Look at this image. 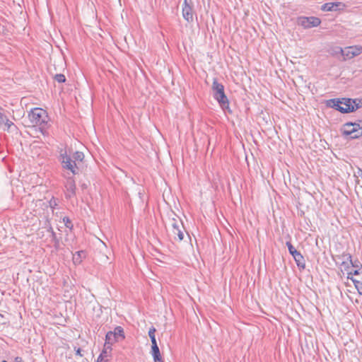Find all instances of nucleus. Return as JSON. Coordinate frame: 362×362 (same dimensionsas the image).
I'll use <instances>...</instances> for the list:
<instances>
[{"label": "nucleus", "instance_id": "nucleus-1", "mask_svg": "<svg viewBox=\"0 0 362 362\" xmlns=\"http://www.w3.org/2000/svg\"><path fill=\"white\" fill-rule=\"evenodd\" d=\"M28 117L33 125L39 126L40 131L43 135L47 133L48 115L45 110L35 107L28 113Z\"/></svg>", "mask_w": 362, "mask_h": 362}, {"label": "nucleus", "instance_id": "nucleus-2", "mask_svg": "<svg viewBox=\"0 0 362 362\" xmlns=\"http://www.w3.org/2000/svg\"><path fill=\"white\" fill-rule=\"evenodd\" d=\"M213 95L220 107L223 110L229 109V101L224 92V86L218 82L216 78L214 79L212 84Z\"/></svg>", "mask_w": 362, "mask_h": 362}, {"label": "nucleus", "instance_id": "nucleus-3", "mask_svg": "<svg viewBox=\"0 0 362 362\" xmlns=\"http://www.w3.org/2000/svg\"><path fill=\"white\" fill-rule=\"evenodd\" d=\"M59 160L64 169L71 171L73 175L78 174V168L76 160H74L73 158L67 154L66 149L62 148L59 151Z\"/></svg>", "mask_w": 362, "mask_h": 362}, {"label": "nucleus", "instance_id": "nucleus-4", "mask_svg": "<svg viewBox=\"0 0 362 362\" xmlns=\"http://www.w3.org/2000/svg\"><path fill=\"white\" fill-rule=\"evenodd\" d=\"M125 336L123 328L120 326H117L113 331L107 332L105 343L112 346L114 343L123 340Z\"/></svg>", "mask_w": 362, "mask_h": 362}, {"label": "nucleus", "instance_id": "nucleus-5", "mask_svg": "<svg viewBox=\"0 0 362 362\" xmlns=\"http://www.w3.org/2000/svg\"><path fill=\"white\" fill-rule=\"evenodd\" d=\"M172 228L171 234L173 238L176 241H182L184 238V230L185 228L183 223L180 219L173 218L172 219Z\"/></svg>", "mask_w": 362, "mask_h": 362}, {"label": "nucleus", "instance_id": "nucleus-6", "mask_svg": "<svg viewBox=\"0 0 362 362\" xmlns=\"http://www.w3.org/2000/svg\"><path fill=\"white\" fill-rule=\"evenodd\" d=\"M286 246L288 247V252L293 257L299 269H304L305 267V261L301 253L293 247L291 242H286Z\"/></svg>", "mask_w": 362, "mask_h": 362}, {"label": "nucleus", "instance_id": "nucleus-7", "mask_svg": "<svg viewBox=\"0 0 362 362\" xmlns=\"http://www.w3.org/2000/svg\"><path fill=\"white\" fill-rule=\"evenodd\" d=\"M340 51L344 60L350 59L362 53V47L361 45L350 46L344 49L340 48Z\"/></svg>", "mask_w": 362, "mask_h": 362}, {"label": "nucleus", "instance_id": "nucleus-8", "mask_svg": "<svg viewBox=\"0 0 362 362\" xmlns=\"http://www.w3.org/2000/svg\"><path fill=\"white\" fill-rule=\"evenodd\" d=\"M194 10L192 0H184L182 4V16L188 23L193 21Z\"/></svg>", "mask_w": 362, "mask_h": 362}, {"label": "nucleus", "instance_id": "nucleus-9", "mask_svg": "<svg viewBox=\"0 0 362 362\" xmlns=\"http://www.w3.org/2000/svg\"><path fill=\"white\" fill-rule=\"evenodd\" d=\"M321 21L317 17H300L298 18V24L305 28H310L320 25Z\"/></svg>", "mask_w": 362, "mask_h": 362}, {"label": "nucleus", "instance_id": "nucleus-10", "mask_svg": "<svg viewBox=\"0 0 362 362\" xmlns=\"http://www.w3.org/2000/svg\"><path fill=\"white\" fill-rule=\"evenodd\" d=\"M343 101L339 98L330 99L327 101V105L332 107L341 113H349L353 112L352 107H344L342 106Z\"/></svg>", "mask_w": 362, "mask_h": 362}, {"label": "nucleus", "instance_id": "nucleus-11", "mask_svg": "<svg viewBox=\"0 0 362 362\" xmlns=\"http://www.w3.org/2000/svg\"><path fill=\"white\" fill-rule=\"evenodd\" d=\"M65 188H66V199H71L76 195V182L74 179L72 177H69L66 178V180L65 182Z\"/></svg>", "mask_w": 362, "mask_h": 362}, {"label": "nucleus", "instance_id": "nucleus-12", "mask_svg": "<svg viewBox=\"0 0 362 362\" xmlns=\"http://www.w3.org/2000/svg\"><path fill=\"white\" fill-rule=\"evenodd\" d=\"M346 8V5L342 2H328L321 6L323 11H342Z\"/></svg>", "mask_w": 362, "mask_h": 362}, {"label": "nucleus", "instance_id": "nucleus-13", "mask_svg": "<svg viewBox=\"0 0 362 362\" xmlns=\"http://www.w3.org/2000/svg\"><path fill=\"white\" fill-rule=\"evenodd\" d=\"M351 126H353L352 122L345 123L341 129L342 134L345 136H349L351 139L359 138L360 134H357L356 129Z\"/></svg>", "mask_w": 362, "mask_h": 362}, {"label": "nucleus", "instance_id": "nucleus-14", "mask_svg": "<svg viewBox=\"0 0 362 362\" xmlns=\"http://www.w3.org/2000/svg\"><path fill=\"white\" fill-rule=\"evenodd\" d=\"M112 351V346L105 343L103 349L99 356L98 357L96 362H107L110 357V354Z\"/></svg>", "mask_w": 362, "mask_h": 362}, {"label": "nucleus", "instance_id": "nucleus-15", "mask_svg": "<svg viewBox=\"0 0 362 362\" xmlns=\"http://www.w3.org/2000/svg\"><path fill=\"white\" fill-rule=\"evenodd\" d=\"M343 101L342 106L344 107H352L353 112L358 109V107L354 106V103L357 101V99H351V98H342Z\"/></svg>", "mask_w": 362, "mask_h": 362}, {"label": "nucleus", "instance_id": "nucleus-16", "mask_svg": "<svg viewBox=\"0 0 362 362\" xmlns=\"http://www.w3.org/2000/svg\"><path fill=\"white\" fill-rule=\"evenodd\" d=\"M342 257H346V261L349 262L353 267L358 269L361 268V264H360V262L358 260L353 261L352 257L349 253L343 252Z\"/></svg>", "mask_w": 362, "mask_h": 362}, {"label": "nucleus", "instance_id": "nucleus-17", "mask_svg": "<svg viewBox=\"0 0 362 362\" xmlns=\"http://www.w3.org/2000/svg\"><path fill=\"white\" fill-rule=\"evenodd\" d=\"M351 280L354 284V286L359 294L362 295V274L360 278H354V276H351Z\"/></svg>", "mask_w": 362, "mask_h": 362}, {"label": "nucleus", "instance_id": "nucleus-18", "mask_svg": "<svg viewBox=\"0 0 362 362\" xmlns=\"http://www.w3.org/2000/svg\"><path fill=\"white\" fill-rule=\"evenodd\" d=\"M151 355L153 359L158 360L159 357H161V354L159 350V347L157 344L151 345Z\"/></svg>", "mask_w": 362, "mask_h": 362}, {"label": "nucleus", "instance_id": "nucleus-19", "mask_svg": "<svg viewBox=\"0 0 362 362\" xmlns=\"http://www.w3.org/2000/svg\"><path fill=\"white\" fill-rule=\"evenodd\" d=\"M85 256V252L83 250H80L76 252L73 257V261L74 264H80L81 262L82 258Z\"/></svg>", "mask_w": 362, "mask_h": 362}, {"label": "nucleus", "instance_id": "nucleus-20", "mask_svg": "<svg viewBox=\"0 0 362 362\" xmlns=\"http://www.w3.org/2000/svg\"><path fill=\"white\" fill-rule=\"evenodd\" d=\"M156 331V329L154 327H151L148 331V336L151 339V345L157 344V341L156 339V336H155Z\"/></svg>", "mask_w": 362, "mask_h": 362}, {"label": "nucleus", "instance_id": "nucleus-21", "mask_svg": "<svg viewBox=\"0 0 362 362\" xmlns=\"http://www.w3.org/2000/svg\"><path fill=\"white\" fill-rule=\"evenodd\" d=\"M361 275H362V265L361 268L356 269L354 272H351L348 273V279H351V277L355 276L354 278H360Z\"/></svg>", "mask_w": 362, "mask_h": 362}, {"label": "nucleus", "instance_id": "nucleus-22", "mask_svg": "<svg viewBox=\"0 0 362 362\" xmlns=\"http://www.w3.org/2000/svg\"><path fill=\"white\" fill-rule=\"evenodd\" d=\"M74 160H76V161H82L84 158V155L82 152L81 151H76L73 156H72Z\"/></svg>", "mask_w": 362, "mask_h": 362}, {"label": "nucleus", "instance_id": "nucleus-23", "mask_svg": "<svg viewBox=\"0 0 362 362\" xmlns=\"http://www.w3.org/2000/svg\"><path fill=\"white\" fill-rule=\"evenodd\" d=\"M63 222L64 223V225L66 228H69L70 230L73 228V223L69 217L64 216L63 218Z\"/></svg>", "mask_w": 362, "mask_h": 362}, {"label": "nucleus", "instance_id": "nucleus-24", "mask_svg": "<svg viewBox=\"0 0 362 362\" xmlns=\"http://www.w3.org/2000/svg\"><path fill=\"white\" fill-rule=\"evenodd\" d=\"M54 79L59 83H64L66 81V77L62 74H57L54 76Z\"/></svg>", "mask_w": 362, "mask_h": 362}, {"label": "nucleus", "instance_id": "nucleus-25", "mask_svg": "<svg viewBox=\"0 0 362 362\" xmlns=\"http://www.w3.org/2000/svg\"><path fill=\"white\" fill-rule=\"evenodd\" d=\"M352 124L353 126H351L352 127H354V129H356V134H360V136H362V128L361 127L360 124H358V123H353L352 122Z\"/></svg>", "mask_w": 362, "mask_h": 362}, {"label": "nucleus", "instance_id": "nucleus-26", "mask_svg": "<svg viewBox=\"0 0 362 362\" xmlns=\"http://www.w3.org/2000/svg\"><path fill=\"white\" fill-rule=\"evenodd\" d=\"M49 205L50 208L54 210L58 205L57 200L54 197H52L49 202Z\"/></svg>", "mask_w": 362, "mask_h": 362}, {"label": "nucleus", "instance_id": "nucleus-27", "mask_svg": "<svg viewBox=\"0 0 362 362\" xmlns=\"http://www.w3.org/2000/svg\"><path fill=\"white\" fill-rule=\"evenodd\" d=\"M4 122H5V124L8 127V130L10 129L12 127L16 128V125L13 124V122H12L11 121H10L8 119H7L6 117L4 118V121H3Z\"/></svg>", "mask_w": 362, "mask_h": 362}, {"label": "nucleus", "instance_id": "nucleus-28", "mask_svg": "<svg viewBox=\"0 0 362 362\" xmlns=\"http://www.w3.org/2000/svg\"><path fill=\"white\" fill-rule=\"evenodd\" d=\"M51 237H52V241L54 243V245L57 247L59 243V240L57 238V235H56L55 232H52V233H51Z\"/></svg>", "mask_w": 362, "mask_h": 362}, {"label": "nucleus", "instance_id": "nucleus-29", "mask_svg": "<svg viewBox=\"0 0 362 362\" xmlns=\"http://www.w3.org/2000/svg\"><path fill=\"white\" fill-rule=\"evenodd\" d=\"M83 350L81 348H77L76 349V354L79 356H83V354H82Z\"/></svg>", "mask_w": 362, "mask_h": 362}, {"label": "nucleus", "instance_id": "nucleus-30", "mask_svg": "<svg viewBox=\"0 0 362 362\" xmlns=\"http://www.w3.org/2000/svg\"><path fill=\"white\" fill-rule=\"evenodd\" d=\"M354 106L358 107V109L362 107V101L357 99V101L354 103Z\"/></svg>", "mask_w": 362, "mask_h": 362}, {"label": "nucleus", "instance_id": "nucleus-31", "mask_svg": "<svg viewBox=\"0 0 362 362\" xmlns=\"http://www.w3.org/2000/svg\"><path fill=\"white\" fill-rule=\"evenodd\" d=\"M341 257L343 259V261L341 262V264L344 265L345 267H346V264L349 263L346 261V257H342V255H341Z\"/></svg>", "mask_w": 362, "mask_h": 362}, {"label": "nucleus", "instance_id": "nucleus-32", "mask_svg": "<svg viewBox=\"0 0 362 362\" xmlns=\"http://www.w3.org/2000/svg\"><path fill=\"white\" fill-rule=\"evenodd\" d=\"M14 362H24L21 357L17 356L14 359Z\"/></svg>", "mask_w": 362, "mask_h": 362}, {"label": "nucleus", "instance_id": "nucleus-33", "mask_svg": "<svg viewBox=\"0 0 362 362\" xmlns=\"http://www.w3.org/2000/svg\"><path fill=\"white\" fill-rule=\"evenodd\" d=\"M4 118H6V116L0 111V119L1 121H4Z\"/></svg>", "mask_w": 362, "mask_h": 362}, {"label": "nucleus", "instance_id": "nucleus-34", "mask_svg": "<svg viewBox=\"0 0 362 362\" xmlns=\"http://www.w3.org/2000/svg\"><path fill=\"white\" fill-rule=\"evenodd\" d=\"M154 362H164L163 360H162V357H159L158 358V360L157 359H153Z\"/></svg>", "mask_w": 362, "mask_h": 362}, {"label": "nucleus", "instance_id": "nucleus-35", "mask_svg": "<svg viewBox=\"0 0 362 362\" xmlns=\"http://www.w3.org/2000/svg\"><path fill=\"white\" fill-rule=\"evenodd\" d=\"M47 231L50 232L51 233H52V232H54L52 226L49 227V228L47 229Z\"/></svg>", "mask_w": 362, "mask_h": 362}, {"label": "nucleus", "instance_id": "nucleus-36", "mask_svg": "<svg viewBox=\"0 0 362 362\" xmlns=\"http://www.w3.org/2000/svg\"><path fill=\"white\" fill-rule=\"evenodd\" d=\"M1 362H8V361H6V360H4V361H2Z\"/></svg>", "mask_w": 362, "mask_h": 362}, {"label": "nucleus", "instance_id": "nucleus-37", "mask_svg": "<svg viewBox=\"0 0 362 362\" xmlns=\"http://www.w3.org/2000/svg\"><path fill=\"white\" fill-rule=\"evenodd\" d=\"M360 171H361V175H362V170H360Z\"/></svg>", "mask_w": 362, "mask_h": 362}]
</instances>
